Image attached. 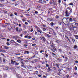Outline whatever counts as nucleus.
Returning <instances> with one entry per match:
<instances>
[{
  "label": "nucleus",
  "instance_id": "obj_1",
  "mask_svg": "<svg viewBox=\"0 0 78 78\" xmlns=\"http://www.w3.org/2000/svg\"><path fill=\"white\" fill-rule=\"evenodd\" d=\"M72 12V9L69 7H67L66 10L65 12L66 17H69L70 16V14Z\"/></svg>",
  "mask_w": 78,
  "mask_h": 78
},
{
  "label": "nucleus",
  "instance_id": "obj_2",
  "mask_svg": "<svg viewBox=\"0 0 78 78\" xmlns=\"http://www.w3.org/2000/svg\"><path fill=\"white\" fill-rule=\"evenodd\" d=\"M67 18H66V17H64L62 20V21L64 24H65V23H67V24H68V23L67 22Z\"/></svg>",
  "mask_w": 78,
  "mask_h": 78
},
{
  "label": "nucleus",
  "instance_id": "obj_3",
  "mask_svg": "<svg viewBox=\"0 0 78 78\" xmlns=\"http://www.w3.org/2000/svg\"><path fill=\"white\" fill-rule=\"evenodd\" d=\"M72 25L73 28H78V23H73Z\"/></svg>",
  "mask_w": 78,
  "mask_h": 78
},
{
  "label": "nucleus",
  "instance_id": "obj_4",
  "mask_svg": "<svg viewBox=\"0 0 78 78\" xmlns=\"http://www.w3.org/2000/svg\"><path fill=\"white\" fill-rule=\"evenodd\" d=\"M70 22H72V18H67V22L68 23H69Z\"/></svg>",
  "mask_w": 78,
  "mask_h": 78
},
{
  "label": "nucleus",
  "instance_id": "obj_5",
  "mask_svg": "<svg viewBox=\"0 0 78 78\" xmlns=\"http://www.w3.org/2000/svg\"><path fill=\"white\" fill-rule=\"evenodd\" d=\"M40 40H42V42H45L46 39L44 37H40Z\"/></svg>",
  "mask_w": 78,
  "mask_h": 78
},
{
  "label": "nucleus",
  "instance_id": "obj_6",
  "mask_svg": "<svg viewBox=\"0 0 78 78\" xmlns=\"http://www.w3.org/2000/svg\"><path fill=\"white\" fill-rule=\"evenodd\" d=\"M37 32H39V31H41V30L40 29V28L39 27H37Z\"/></svg>",
  "mask_w": 78,
  "mask_h": 78
},
{
  "label": "nucleus",
  "instance_id": "obj_7",
  "mask_svg": "<svg viewBox=\"0 0 78 78\" xmlns=\"http://www.w3.org/2000/svg\"><path fill=\"white\" fill-rule=\"evenodd\" d=\"M4 48H5V49H7V50L9 49V47L7 46H4Z\"/></svg>",
  "mask_w": 78,
  "mask_h": 78
},
{
  "label": "nucleus",
  "instance_id": "obj_8",
  "mask_svg": "<svg viewBox=\"0 0 78 78\" xmlns=\"http://www.w3.org/2000/svg\"><path fill=\"white\" fill-rule=\"evenodd\" d=\"M51 70V69H50V68L49 67H48V69H47V72H50Z\"/></svg>",
  "mask_w": 78,
  "mask_h": 78
},
{
  "label": "nucleus",
  "instance_id": "obj_9",
  "mask_svg": "<svg viewBox=\"0 0 78 78\" xmlns=\"http://www.w3.org/2000/svg\"><path fill=\"white\" fill-rule=\"evenodd\" d=\"M5 27H7L8 26H9V23H5Z\"/></svg>",
  "mask_w": 78,
  "mask_h": 78
},
{
  "label": "nucleus",
  "instance_id": "obj_10",
  "mask_svg": "<svg viewBox=\"0 0 78 78\" xmlns=\"http://www.w3.org/2000/svg\"><path fill=\"white\" fill-rule=\"evenodd\" d=\"M16 42H17L19 43H21L22 41H21V40L20 39H18L17 40Z\"/></svg>",
  "mask_w": 78,
  "mask_h": 78
},
{
  "label": "nucleus",
  "instance_id": "obj_11",
  "mask_svg": "<svg viewBox=\"0 0 78 78\" xmlns=\"http://www.w3.org/2000/svg\"><path fill=\"white\" fill-rule=\"evenodd\" d=\"M4 6H5V5L3 4H0V7H2H2H3Z\"/></svg>",
  "mask_w": 78,
  "mask_h": 78
},
{
  "label": "nucleus",
  "instance_id": "obj_12",
  "mask_svg": "<svg viewBox=\"0 0 78 78\" xmlns=\"http://www.w3.org/2000/svg\"><path fill=\"white\" fill-rule=\"evenodd\" d=\"M27 68H28V69H31L32 68V67L30 66H27Z\"/></svg>",
  "mask_w": 78,
  "mask_h": 78
},
{
  "label": "nucleus",
  "instance_id": "obj_13",
  "mask_svg": "<svg viewBox=\"0 0 78 78\" xmlns=\"http://www.w3.org/2000/svg\"><path fill=\"white\" fill-rule=\"evenodd\" d=\"M66 78H70L69 75V74H67L66 75Z\"/></svg>",
  "mask_w": 78,
  "mask_h": 78
},
{
  "label": "nucleus",
  "instance_id": "obj_14",
  "mask_svg": "<svg viewBox=\"0 0 78 78\" xmlns=\"http://www.w3.org/2000/svg\"><path fill=\"white\" fill-rule=\"evenodd\" d=\"M10 42L12 44H14V42H15V41L14 40H12L10 41Z\"/></svg>",
  "mask_w": 78,
  "mask_h": 78
},
{
  "label": "nucleus",
  "instance_id": "obj_15",
  "mask_svg": "<svg viewBox=\"0 0 78 78\" xmlns=\"http://www.w3.org/2000/svg\"><path fill=\"white\" fill-rule=\"evenodd\" d=\"M13 39H15V40H17V37L16 36H13Z\"/></svg>",
  "mask_w": 78,
  "mask_h": 78
},
{
  "label": "nucleus",
  "instance_id": "obj_16",
  "mask_svg": "<svg viewBox=\"0 0 78 78\" xmlns=\"http://www.w3.org/2000/svg\"><path fill=\"white\" fill-rule=\"evenodd\" d=\"M54 2V1L52 0L51 2H50V4H51L52 5H53Z\"/></svg>",
  "mask_w": 78,
  "mask_h": 78
},
{
  "label": "nucleus",
  "instance_id": "obj_17",
  "mask_svg": "<svg viewBox=\"0 0 78 78\" xmlns=\"http://www.w3.org/2000/svg\"><path fill=\"white\" fill-rule=\"evenodd\" d=\"M29 53H30L29 51H25V53H24V54H26V53L27 54H29Z\"/></svg>",
  "mask_w": 78,
  "mask_h": 78
},
{
  "label": "nucleus",
  "instance_id": "obj_18",
  "mask_svg": "<svg viewBox=\"0 0 78 78\" xmlns=\"http://www.w3.org/2000/svg\"><path fill=\"white\" fill-rule=\"evenodd\" d=\"M16 76L18 78H22L21 76H19V74H16Z\"/></svg>",
  "mask_w": 78,
  "mask_h": 78
},
{
  "label": "nucleus",
  "instance_id": "obj_19",
  "mask_svg": "<svg viewBox=\"0 0 78 78\" xmlns=\"http://www.w3.org/2000/svg\"><path fill=\"white\" fill-rule=\"evenodd\" d=\"M14 63H15V65H19V63H17V62H16V61H14Z\"/></svg>",
  "mask_w": 78,
  "mask_h": 78
},
{
  "label": "nucleus",
  "instance_id": "obj_20",
  "mask_svg": "<svg viewBox=\"0 0 78 78\" xmlns=\"http://www.w3.org/2000/svg\"><path fill=\"white\" fill-rule=\"evenodd\" d=\"M32 38V37L31 36H29L27 37V39H31Z\"/></svg>",
  "mask_w": 78,
  "mask_h": 78
},
{
  "label": "nucleus",
  "instance_id": "obj_21",
  "mask_svg": "<svg viewBox=\"0 0 78 78\" xmlns=\"http://www.w3.org/2000/svg\"><path fill=\"white\" fill-rule=\"evenodd\" d=\"M37 73H38L37 71H36L33 73V74H34V75H36V74H37Z\"/></svg>",
  "mask_w": 78,
  "mask_h": 78
},
{
  "label": "nucleus",
  "instance_id": "obj_22",
  "mask_svg": "<svg viewBox=\"0 0 78 78\" xmlns=\"http://www.w3.org/2000/svg\"><path fill=\"white\" fill-rule=\"evenodd\" d=\"M38 2L40 3H42V0H39Z\"/></svg>",
  "mask_w": 78,
  "mask_h": 78
},
{
  "label": "nucleus",
  "instance_id": "obj_23",
  "mask_svg": "<svg viewBox=\"0 0 78 78\" xmlns=\"http://www.w3.org/2000/svg\"><path fill=\"white\" fill-rule=\"evenodd\" d=\"M74 36L75 37L76 39H78V35H74Z\"/></svg>",
  "mask_w": 78,
  "mask_h": 78
},
{
  "label": "nucleus",
  "instance_id": "obj_24",
  "mask_svg": "<svg viewBox=\"0 0 78 78\" xmlns=\"http://www.w3.org/2000/svg\"><path fill=\"white\" fill-rule=\"evenodd\" d=\"M19 45V44L18 43H17L16 42H15V43L14 44V45H15V46H17V45Z\"/></svg>",
  "mask_w": 78,
  "mask_h": 78
},
{
  "label": "nucleus",
  "instance_id": "obj_25",
  "mask_svg": "<svg viewBox=\"0 0 78 78\" xmlns=\"http://www.w3.org/2000/svg\"><path fill=\"white\" fill-rule=\"evenodd\" d=\"M11 63L12 64H14V62L13 60L11 61Z\"/></svg>",
  "mask_w": 78,
  "mask_h": 78
},
{
  "label": "nucleus",
  "instance_id": "obj_26",
  "mask_svg": "<svg viewBox=\"0 0 78 78\" xmlns=\"http://www.w3.org/2000/svg\"><path fill=\"white\" fill-rule=\"evenodd\" d=\"M65 59L64 60L66 62L67 61V57H66L65 58Z\"/></svg>",
  "mask_w": 78,
  "mask_h": 78
},
{
  "label": "nucleus",
  "instance_id": "obj_27",
  "mask_svg": "<svg viewBox=\"0 0 78 78\" xmlns=\"http://www.w3.org/2000/svg\"><path fill=\"white\" fill-rule=\"evenodd\" d=\"M76 48H77V46H76V45L74 46L73 48H74L75 49Z\"/></svg>",
  "mask_w": 78,
  "mask_h": 78
},
{
  "label": "nucleus",
  "instance_id": "obj_28",
  "mask_svg": "<svg viewBox=\"0 0 78 78\" xmlns=\"http://www.w3.org/2000/svg\"><path fill=\"white\" fill-rule=\"evenodd\" d=\"M54 25V23L53 22H51V26H53V25Z\"/></svg>",
  "mask_w": 78,
  "mask_h": 78
},
{
  "label": "nucleus",
  "instance_id": "obj_29",
  "mask_svg": "<svg viewBox=\"0 0 78 78\" xmlns=\"http://www.w3.org/2000/svg\"><path fill=\"white\" fill-rule=\"evenodd\" d=\"M58 51H59V52H60V53H62V50H61V49H58Z\"/></svg>",
  "mask_w": 78,
  "mask_h": 78
},
{
  "label": "nucleus",
  "instance_id": "obj_30",
  "mask_svg": "<svg viewBox=\"0 0 78 78\" xmlns=\"http://www.w3.org/2000/svg\"><path fill=\"white\" fill-rule=\"evenodd\" d=\"M46 35H47V36H48V37H51V36H50V35H49L48 34H47Z\"/></svg>",
  "mask_w": 78,
  "mask_h": 78
},
{
  "label": "nucleus",
  "instance_id": "obj_31",
  "mask_svg": "<svg viewBox=\"0 0 78 78\" xmlns=\"http://www.w3.org/2000/svg\"><path fill=\"white\" fill-rule=\"evenodd\" d=\"M56 2H54L52 5H56Z\"/></svg>",
  "mask_w": 78,
  "mask_h": 78
},
{
  "label": "nucleus",
  "instance_id": "obj_32",
  "mask_svg": "<svg viewBox=\"0 0 78 78\" xmlns=\"http://www.w3.org/2000/svg\"><path fill=\"white\" fill-rule=\"evenodd\" d=\"M16 31L17 32H18V31H19V30H19V28L18 27L16 28Z\"/></svg>",
  "mask_w": 78,
  "mask_h": 78
},
{
  "label": "nucleus",
  "instance_id": "obj_33",
  "mask_svg": "<svg viewBox=\"0 0 78 78\" xmlns=\"http://www.w3.org/2000/svg\"><path fill=\"white\" fill-rule=\"evenodd\" d=\"M0 1L2 3L5 2V0H0Z\"/></svg>",
  "mask_w": 78,
  "mask_h": 78
},
{
  "label": "nucleus",
  "instance_id": "obj_34",
  "mask_svg": "<svg viewBox=\"0 0 78 78\" xmlns=\"http://www.w3.org/2000/svg\"><path fill=\"white\" fill-rule=\"evenodd\" d=\"M22 31V29L20 28V29L19 30V32H21V31Z\"/></svg>",
  "mask_w": 78,
  "mask_h": 78
},
{
  "label": "nucleus",
  "instance_id": "obj_35",
  "mask_svg": "<svg viewBox=\"0 0 78 78\" xmlns=\"http://www.w3.org/2000/svg\"><path fill=\"white\" fill-rule=\"evenodd\" d=\"M58 24H59V25H61V24H62V23H61V22H58Z\"/></svg>",
  "mask_w": 78,
  "mask_h": 78
},
{
  "label": "nucleus",
  "instance_id": "obj_36",
  "mask_svg": "<svg viewBox=\"0 0 78 78\" xmlns=\"http://www.w3.org/2000/svg\"><path fill=\"white\" fill-rule=\"evenodd\" d=\"M56 66V67H58V68H59V65L58 64H56L55 65Z\"/></svg>",
  "mask_w": 78,
  "mask_h": 78
},
{
  "label": "nucleus",
  "instance_id": "obj_37",
  "mask_svg": "<svg viewBox=\"0 0 78 78\" xmlns=\"http://www.w3.org/2000/svg\"><path fill=\"white\" fill-rule=\"evenodd\" d=\"M43 31H46V29H45V28H43Z\"/></svg>",
  "mask_w": 78,
  "mask_h": 78
},
{
  "label": "nucleus",
  "instance_id": "obj_38",
  "mask_svg": "<svg viewBox=\"0 0 78 78\" xmlns=\"http://www.w3.org/2000/svg\"><path fill=\"white\" fill-rule=\"evenodd\" d=\"M6 44H7V45H8V46H9L10 45V44H9V43L8 42H7Z\"/></svg>",
  "mask_w": 78,
  "mask_h": 78
},
{
  "label": "nucleus",
  "instance_id": "obj_39",
  "mask_svg": "<svg viewBox=\"0 0 78 78\" xmlns=\"http://www.w3.org/2000/svg\"><path fill=\"white\" fill-rule=\"evenodd\" d=\"M42 26V27H46V25H44V24H43L42 25H41Z\"/></svg>",
  "mask_w": 78,
  "mask_h": 78
},
{
  "label": "nucleus",
  "instance_id": "obj_40",
  "mask_svg": "<svg viewBox=\"0 0 78 78\" xmlns=\"http://www.w3.org/2000/svg\"><path fill=\"white\" fill-rule=\"evenodd\" d=\"M32 47H33V46H36V44H33L32 45Z\"/></svg>",
  "mask_w": 78,
  "mask_h": 78
},
{
  "label": "nucleus",
  "instance_id": "obj_41",
  "mask_svg": "<svg viewBox=\"0 0 78 78\" xmlns=\"http://www.w3.org/2000/svg\"><path fill=\"white\" fill-rule=\"evenodd\" d=\"M41 8V7L39 6H38L37 7V9H39V8Z\"/></svg>",
  "mask_w": 78,
  "mask_h": 78
},
{
  "label": "nucleus",
  "instance_id": "obj_42",
  "mask_svg": "<svg viewBox=\"0 0 78 78\" xmlns=\"http://www.w3.org/2000/svg\"><path fill=\"white\" fill-rule=\"evenodd\" d=\"M50 44H53V42L52 41H50Z\"/></svg>",
  "mask_w": 78,
  "mask_h": 78
},
{
  "label": "nucleus",
  "instance_id": "obj_43",
  "mask_svg": "<svg viewBox=\"0 0 78 78\" xmlns=\"http://www.w3.org/2000/svg\"><path fill=\"white\" fill-rule=\"evenodd\" d=\"M69 69V68L68 67H67L66 68V70H69V71H70V69Z\"/></svg>",
  "mask_w": 78,
  "mask_h": 78
},
{
  "label": "nucleus",
  "instance_id": "obj_44",
  "mask_svg": "<svg viewBox=\"0 0 78 78\" xmlns=\"http://www.w3.org/2000/svg\"><path fill=\"white\" fill-rule=\"evenodd\" d=\"M73 4L72 3H70L69 4V5H71V6H73Z\"/></svg>",
  "mask_w": 78,
  "mask_h": 78
},
{
  "label": "nucleus",
  "instance_id": "obj_45",
  "mask_svg": "<svg viewBox=\"0 0 78 78\" xmlns=\"http://www.w3.org/2000/svg\"><path fill=\"white\" fill-rule=\"evenodd\" d=\"M37 67L38 68H40V67H41V65H38L37 66Z\"/></svg>",
  "mask_w": 78,
  "mask_h": 78
},
{
  "label": "nucleus",
  "instance_id": "obj_46",
  "mask_svg": "<svg viewBox=\"0 0 78 78\" xmlns=\"http://www.w3.org/2000/svg\"><path fill=\"white\" fill-rule=\"evenodd\" d=\"M27 22H28L29 23H31V21H30V20H28L27 21Z\"/></svg>",
  "mask_w": 78,
  "mask_h": 78
},
{
  "label": "nucleus",
  "instance_id": "obj_47",
  "mask_svg": "<svg viewBox=\"0 0 78 78\" xmlns=\"http://www.w3.org/2000/svg\"><path fill=\"white\" fill-rule=\"evenodd\" d=\"M58 3H61V0H58Z\"/></svg>",
  "mask_w": 78,
  "mask_h": 78
},
{
  "label": "nucleus",
  "instance_id": "obj_48",
  "mask_svg": "<svg viewBox=\"0 0 78 78\" xmlns=\"http://www.w3.org/2000/svg\"><path fill=\"white\" fill-rule=\"evenodd\" d=\"M14 24L15 25H18V23H14Z\"/></svg>",
  "mask_w": 78,
  "mask_h": 78
},
{
  "label": "nucleus",
  "instance_id": "obj_49",
  "mask_svg": "<svg viewBox=\"0 0 78 78\" xmlns=\"http://www.w3.org/2000/svg\"><path fill=\"white\" fill-rule=\"evenodd\" d=\"M48 55H47V54H46V55H45V57L46 58H47L48 57Z\"/></svg>",
  "mask_w": 78,
  "mask_h": 78
},
{
  "label": "nucleus",
  "instance_id": "obj_50",
  "mask_svg": "<svg viewBox=\"0 0 78 78\" xmlns=\"http://www.w3.org/2000/svg\"><path fill=\"white\" fill-rule=\"evenodd\" d=\"M75 69L76 70H77V67H76V66H75Z\"/></svg>",
  "mask_w": 78,
  "mask_h": 78
},
{
  "label": "nucleus",
  "instance_id": "obj_51",
  "mask_svg": "<svg viewBox=\"0 0 78 78\" xmlns=\"http://www.w3.org/2000/svg\"><path fill=\"white\" fill-rule=\"evenodd\" d=\"M3 62L5 63V59L4 58H3Z\"/></svg>",
  "mask_w": 78,
  "mask_h": 78
},
{
  "label": "nucleus",
  "instance_id": "obj_52",
  "mask_svg": "<svg viewBox=\"0 0 78 78\" xmlns=\"http://www.w3.org/2000/svg\"><path fill=\"white\" fill-rule=\"evenodd\" d=\"M13 16V14H11V15H10V17H12Z\"/></svg>",
  "mask_w": 78,
  "mask_h": 78
},
{
  "label": "nucleus",
  "instance_id": "obj_53",
  "mask_svg": "<svg viewBox=\"0 0 78 78\" xmlns=\"http://www.w3.org/2000/svg\"><path fill=\"white\" fill-rule=\"evenodd\" d=\"M56 19H58L59 18V16H56Z\"/></svg>",
  "mask_w": 78,
  "mask_h": 78
},
{
  "label": "nucleus",
  "instance_id": "obj_54",
  "mask_svg": "<svg viewBox=\"0 0 78 78\" xmlns=\"http://www.w3.org/2000/svg\"><path fill=\"white\" fill-rule=\"evenodd\" d=\"M25 25H28V23L27 22H25Z\"/></svg>",
  "mask_w": 78,
  "mask_h": 78
},
{
  "label": "nucleus",
  "instance_id": "obj_55",
  "mask_svg": "<svg viewBox=\"0 0 78 78\" xmlns=\"http://www.w3.org/2000/svg\"><path fill=\"white\" fill-rule=\"evenodd\" d=\"M33 29H32L30 30V32H33Z\"/></svg>",
  "mask_w": 78,
  "mask_h": 78
},
{
  "label": "nucleus",
  "instance_id": "obj_56",
  "mask_svg": "<svg viewBox=\"0 0 78 78\" xmlns=\"http://www.w3.org/2000/svg\"><path fill=\"white\" fill-rule=\"evenodd\" d=\"M46 66L47 67H49V65H48V64H47L46 65Z\"/></svg>",
  "mask_w": 78,
  "mask_h": 78
},
{
  "label": "nucleus",
  "instance_id": "obj_57",
  "mask_svg": "<svg viewBox=\"0 0 78 78\" xmlns=\"http://www.w3.org/2000/svg\"><path fill=\"white\" fill-rule=\"evenodd\" d=\"M2 52L3 53H5V51L3 50L2 51Z\"/></svg>",
  "mask_w": 78,
  "mask_h": 78
},
{
  "label": "nucleus",
  "instance_id": "obj_58",
  "mask_svg": "<svg viewBox=\"0 0 78 78\" xmlns=\"http://www.w3.org/2000/svg\"><path fill=\"white\" fill-rule=\"evenodd\" d=\"M35 14H38V12H37V11H35Z\"/></svg>",
  "mask_w": 78,
  "mask_h": 78
},
{
  "label": "nucleus",
  "instance_id": "obj_59",
  "mask_svg": "<svg viewBox=\"0 0 78 78\" xmlns=\"http://www.w3.org/2000/svg\"><path fill=\"white\" fill-rule=\"evenodd\" d=\"M31 58H32V57H31V58H27V59H28V60H30V59H31Z\"/></svg>",
  "mask_w": 78,
  "mask_h": 78
},
{
  "label": "nucleus",
  "instance_id": "obj_60",
  "mask_svg": "<svg viewBox=\"0 0 78 78\" xmlns=\"http://www.w3.org/2000/svg\"><path fill=\"white\" fill-rule=\"evenodd\" d=\"M43 2H44V3H46V1L44 0Z\"/></svg>",
  "mask_w": 78,
  "mask_h": 78
},
{
  "label": "nucleus",
  "instance_id": "obj_61",
  "mask_svg": "<svg viewBox=\"0 0 78 78\" xmlns=\"http://www.w3.org/2000/svg\"><path fill=\"white\" fill-rule=\"evenodd\" d=\"M37 61H38V60L37 59H36L35 60V62H37Z\"/></svg>",
  "mask_w": 78,
  "mask_h": 78
},
{
  "label": "nucleus",
  "instance_id": "obj_62",
  "mask_svg": "<svg viewBox=\"0 0 78 78\" xmlns=\"http://www.w3.org/2000/svg\"><path fill=\"white\" fill-rule=\"evenodd\" d=\"M39 32H40V33L41 34H42V31L41 30V31H39Z\"/></svg>",
  "mask_w": 78,
  "mask_h": 78
},
{
  "label": "nucleus",
  "instance_id": "obj_63",
  "mask_svg": "<svg viewBox=\"0 0 78 78\" xmlns=\"http://www.w3.org/2000/svg\"><path fill=\"white\" fill-rule=\"evenodd\" d=\"M14 14H15V15H16V16H17V13L15 12Z\"/></svg>",
  "mask_w": 78,
  "mask_h": 78
},
{
  "label": "nucleus",
  "instance_id": "obj_64",
  "mask_svg": "<svg viewBox=\"0 0 78 78\" xmlns=\"http://www.w3.org/2000/svg\"><path fill=\"white\" fill-rule=\"evenodd\" d=\"M36 38L34 37H33L32 38V40H34Z\"/></svg>",
  "mask_w": 78,
  "mask_h": 78
}]
</instances>
